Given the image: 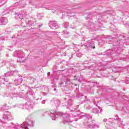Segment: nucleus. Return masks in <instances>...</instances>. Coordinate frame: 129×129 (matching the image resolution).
<instances>
[{
	"label": "nucleus",
	"mask_w": 129,
	"mask_h": 129,
	"mask_svg": "<svg viewBox=\"0 0 129 129\" xmlns=\"http://www.w3.org/2000/svg\"><path fill=\"white\" fill-rule=\"evenodd\" d=\"M96 67V63H93L91 66H89L87 67L88 69H90V70H94Z\"/></svg>",
	"instance_id": "23"
},
{
	"label": "nucleus",
	"mask_w": 129,
	"mask_h": 129,
	"mask_svg": "<svg viewBox=\"0 0 129 129\" xmlns=\"http://www.w3.org/2000/svg\"><path fill=\"white\" fill-rule=\"evenodd\" d=\"M34 21H35V18H32L31 20L27 21L26 24L27 26H28V27L34 26V24L35 23Z\"/></svg>",
	"instance_id": "19"
},
{
	"label": "nucleus",
	"mask_w": 129,
	"mask_h": 129,
	"mask_svg": "<svg viewBox=\"0 0 129 129\" xmlns=\"http://www.w3.org/2000/svg\"><path fill=\"white\" fill-rule=\"evenodd\" d=\"M54 79H55V80H58V78H55Z\"/></svg>",
	"instance_id": "49"
},
{
	"label": "nucleus",
	"mask_w": 129,
	"mask_h": 129,
	"mask_svg": "<svg viewBox=\"0 0 129 129\" xmlns=\"http://www.w3.org/2000/svg\"><path fill=\"white\" fill-rule=\"evenodd\" d=\"M4 40H5V37H0V41H4ZM2 50H3V46L0 45V51H2Z\"/></svg>",
	"instance_id": "32"
},
{
	"label": "nucleus",
	"mask_w": 129,
	"mask_h": 129,
	"mask_svg": "<svg viewBox=\"0 0 129 129\" xmlns=\"http://www.w3.org/2000/svg\"><path fill=\"white\" fill-rule=\"evenodd\" d=\"M11 124H14V123H13L12 122L11 123Z\"/></svg>",
	"instance_id": "56"
},
{
	"label": "nucleus",
	"mask_w": 129,
	"mask_h": 129,
	"mask_svg": "<svg viewBox=\"0 0 129 129\" xmlns=\"http://www.w3.org/2000/svg\"><path fill=\"white\" fill-rule=\"evenodd\" d=\"M42 103H43L44 104V103H45V101L44 100L42 101Z\"/></svg>",
	"instance_id": "45"
},
{
	"label": "nucleus",
	"mask_w": 129,
	"mask_h": 129,
	"mask_svg": "<svg viewBox=\"0 0 129 129\" xmlns=\"http://www.w3.org/2000/svg\"><path fill=\"white\" fill-rule=\"evenodd\" d=\"M15 18L17 20H23L24 19V14L20 12L15 13Z\"/></svg>",
	"instance_id": "15"
},
{
	"label": "nucleus",
	"mask_w": 129,
	"mask_h": 129,
	"mask_svg": "<svg viewBox=\"0 0 129 129\" xmlns=\"http://www.w3.org/2000/svg\"><path fill=\"white\" fill-rule=\"evenodd\" d=\"M23 78L17 79L14 80V84L15 85H20L22 83Z\"/></svg>",
	"instance_id": "20"
},
{
	"label": "nucleus",
	"mask_w": 129,
	"mask_h": 129,
	"mask_svg": "<svg viewBox=\"0 0 129 129\" xmlns=\"http://www.w3.org/2000/svg\"><path fill=\"white\" fill-rule=\"evenodd\" d=\"M56 115H58V117L60 116H62V117H63V118H64L63 124H65V123H66V122H70V121L67 120L68 118H69V116H70L69 114H68L67 113H63L62 112H59V113H56Z\"/></svg>",
	"instance_id": "5"
},
{
	"label": "nucleus",
	"mask_w": 129,
	"mask_h": 129,
	"mask_svg": "<svg viewBox=\"0 0 129 129\" xmlns=\"http://www.w3.org/2000/svg\"><path fill=\"white\" fill-rule=\"evenodd\" d=\"M118 71V68L115 69V70H112L113 72H117Z\"/></svg>",
	"instance_id": "40"
},
{
	"label": "nucleus",
	"mask_w": 129,
	"mask_h": 129,
	"mask_svg": "<svg viewBox=\"0 0 129 129\" xmlns=\"http://www.w3.org/2000/svg\"><path fill=\"white\" fill-rule=\"evenodd\" d=\"M83 81V78L82 77H80L79 79H78V81L79 82H81V81Z\"/></svg>",
	"instance_id": "39"
},
{
	"label": "nucleus",
	"mask_w": 129,
	"mask_h": 129,
	"mask_svg": "<svg viewBox=\"0 0 129 129\" xmlns=\"http://www.w3.org/2000/svg\"><path fill=\"white\" fill-rule=\"evenodd\" d=\"M104 40H103V38L100 40H99L98 42V45L100 46V47H101V46H103V44H104Z\"/></svg>",
	"instance_id": "24"
},
{
	"label": "nucleus",
	"mask_w": 129,
	"mask_h": 129,
	"mask_svg": "<svg viewBox=\"0 0 129 129\" xmlns=\"http://www.w3.org/2000/svg\"><path fill=\"white\" fill-rule=\"evenodd\" d=\"M53 34H57V32L55 31H53Z\"/></svg>",
	"instance_id": "46"
},
{
	"label": "nucleus",
	"mask_w": 129,
	"mask_h": 129,
	"mask_svg": "<svg viewBox=\"0 0 129 129\" xmlns=\"http://www.w3.org/2000/svg\"><path fill=\"white\" fill-rule=\"evenodd\" d=\"M127 68H129V66H127Z\"/></svg>",
	"instance_id": "53"
},
{
	"label": "nucleus",
	"mask_w": 129,
	"mask_h": 129,
	"mask_svg": "<svg viewBox=\"0 0 129 129\" xmlns=\"http://www.w3.org/2000/svg\"><path fill=\"white\" fill-rule=\"evenodd\" d=\"M2 122H3V123H6V122H4V121H2Z\"/></svg>",
	"instance_id": "52"
},
{
	"label": "nucleus",
	"mask_w": 129,
	"mask_h": 129,
	"mask_svg": "<svg viewBox=\"0 0 129 129\" xmlns=\"http://www.w3.org/2000/svg\"><path fill=\"white\" fill-rule=\"evenodd\" d=\"M125 27H126L127 28H128V27H129V23H126L125 24Z\"/></svg>",
	"instance_id": "42"
},
{
	"label": "nucleus",
	"mask_w": 129,
	"mask_h": 129,
	"mask_svg": "<svg viewBox=\"0 0 129 129\" xmlns=\"http://www.w3.org/2000/svg\"><path fill=\"white\" fill-rule=\"evenodd\" d=\"M24 106L27 109H30V108H32V105L30 103V102H26L24 105Z\"/></svg>",
	"instance_id": "22"
},
{
	"label": "nucleus",
	"mask_w": 129,
	"mask_h": 129,
	"mask_svg": "<svg viewBox=\"0 0 129 129\" xmlns=\"http://www.w3.org/2000/svg\"><path fill=\"white\" fill-rule=\"evenodd\" d=\"M54 104L55 106H59L60 104V100L56 99L54 101Z\"/></svg>",
	"instance_id": "25"
},
{
	"label": "nucleus",
	"mask_w": 129,
	"mask_h": 129,
	"mask_svg": "<svg viewBox=\"0 0 129 129\" xmlns=\"http://www.w3.org/2000/svg\"><path fill=\"white\" fill-rule=\"evenodd\" d=\"M76 90H79V88H76Z\"/></svg>",
	"instance_id": "50"
},
{
	"label": "nucleus",
	"mask_w": 129,
	"mask_h": 129,
	"mask_svg": "<svg viewBox=\"0 0 129 129\" xmlns=\"http://www.w3.org/2000/svg\"><path fill=\"white\" fill-rule=\"evenodd\" d=\"M115 117L116 118H114L115 120H118V121H120V122H122V120L120 119V118L118 117V115H116Z\"/></svg>",
	"instance_id": "30"
},
{
	"label": "nucleus",
	"mask_w": 129,
	"mask_h": 129,
	"mask_svg": "<svg viewBox=\"0 0 129 129\" xmlns=\"http://www.w3.org/2000/svg\"><path fill=\"white\" fill-rule=\"evenodd\" d=\"M14 55V56H16V57L21 58V59H17V62H24V59H23V58H24V52H23L22 50H17L15 51Z\"/></svg>",
	"instance_id": "3"
},
{
	"label": "nucleus",
	"mask_w": 129,
	"mask_h": 129,
	"mask_svg": "<svg viewBox=\"0 0 129 129\" xmlns=\"http://www.w3.org/2000/svg\"><path fill=\"white\" fill-rule=\"evenodd\" d=\"M91 119H92V118L91 119H87V121L84 122V124L89 128H93L94 125V121H92Z\"/></svg>",
	"instance_id": "6"
},
{
	"label": "nucleus",
	"mask_w": 129,
	"mask_h": 129,
	"mask_svg": "<svg viewBox=\"0 0 129 129\" xmlns=\"http://www.w3.org/2000/svg\"><path fill=\"white\" fill-rule=\"evenodd\" d=\"M73 57V54H72V55H71V58H72Z\"/></svg>",
	"instance_id": "51"
},
{
	"label": "nucleus",
	"mask_w": 129,
	"mask_h": 129,
	"mask_svg": "<svg viewBox=\"0 0 129 129\" xmlns=\"http://www.w3.org/2000/svg\"><path fill=\"white\" fill-rule=\"evenodd\" d=\"M8 23V19L6 18H0V25H6Z\"/></svg>",
	"instance_id": "18"
},
{
	"label": "nucleus",
	"mask_w": 129,
	"mask_h": 129,
	"mask_svg": "<svg viewBox=\"0 0 129 129\" xmlns=\"http://www.w3.org/2000/svg\"><path fill=\"white\" fill-rule=\"evenodd\" d=\"M92 112L93 113H99V110L97 108H93Z\"/></svg>",
	"instance_id": "26"
},
{
	"label": "nucleus",
	"mask_w": 129,
	"mask_h": 129,
	"mask_svg": "<svg viewBox=\"0 0 129 129\" xmlns=\"http://www.w3.org/2000/svg\"><path fill=\"white\" fill-rule=\"evenodd\" d=\"M3 119H7V120H13V116L11 112L8 111H6L3 114Z\"/></svg>",
	"instance_id": "7"
},
{
	"label": "nucleus",
	"mask_w": 129,
	"mask_h": 129,
	"mask_svg": "<svg viewBox=\"0 0 129 129\" xmlns=\"http://www.w3.org/2000/svg\"><path fill=\"white\" fill-rule=\"evenodd\" d=\"M99 128V125L95 124V123L94 124V126H93V128Z\"/></svg>",
	"instance_id": "34"
},
{
	"label": "nucleus",
	"mask_w": 129,
	"mask_h": 129,
	"mask_svg": "<svg viewBox=\"0 0 129 129\" xmlns=\"http://www.w3.org/2000/svg\"><path fill=\"white\" fill-rule=\"evenodd\" d=\"M18 73V70H15L11 72H8L4 74V76L5 77H10L11 76H13L14 75V73Z\"/></svg>",
	"instance_id": "14"
},
{
	"label": "nucleus",
	"mask_w": 129,
	"mask_h": 129,
	"mask_svg": "<svg viewBox=\"0 0 129 129\" xmlns=\"http://www.w3.org/2000/svg\"><path fill=\"white\" fill-rule=\"evenodd\" d=\"M76 56L79 57V58H80L82 57V53L79 51H78L76 53Z\"/></svg>",
	"instance_id": "28"
},
{
	"label": "nucleus",
	"mask_w": 129,
	"mask_h": 129,
	"mask_svg": "<svg viewBox=\"0 0 129 129\" xmlns=\"http://www.w3.org/2000/svg\"><path fill=\"white\" fill-rule=\"evenodd\" d=\"M36 78H37V77L35 76L34 77H28L27 79H28L29 80H33V81H34V80H36Z\"/></svg>",
	"instance_id": "29"
},
{
	"label": "nucleus",
	"mask_w": 129,
	"mask_h": 129,
	"mask_svg": "<svg viewBox=\"0 0 129 129\" xmlns=\"http://www.w3.org/2000/svg\"><path fill=\"white\" fill-rule=\"evenodd\" d=\"M78 106H77L73 108V109L74 110V111L72 113V114L74 117H77V116L81 115V114H80L81 112H80V110H78Z\"/></svg>",
	"instance_id": "10"
},
{
	"label": "nucleus",
	"mask_w": 129,
	"mask_h": 129,
	"mask_svg": "<svg viewBox=\"0 0 129 129\" xmlns=\"http://www.w3.org/2000/svg\"><path fill=\"white\" fill-rule=\"evenodd\" d=\"M75 26V25H74V22H73V24L70 25V28H71L72 29H74L75 28V27H74Z\"/></svg>",
	"instance_id": "37"
},
{
	"label": "nucleus",
	"mask_w": 129,
	"mask_h": 129,
	"mask_svg": "<svg viewBox=\"0 0 129 129\" xmlns=\"http://www.w3.org/2000/svg\"><path fill=\"white\" fill-rule=\"evenodd\" d=\"M28 125H30V124L27 122H24L23 124L21 125H15L14 128L15 129H29Z\"/></svg>",
	"instance_id": "9"
},
{
	"label": "nucleus",
	"mask_w": 129,
	"mask_h": 129,
	"mask_svg": "<svg viewBox=\"0 0 129 129\" xmlns=\"http://www.w3.org/2000/svg\"><path fill=\"white\" fill-rule=\"evenodd\" d=\"M48 74H49V73H47V75H48Z\"/></svg>",
	"instance_id": "57"
},
{
	"label": "nucleus",
	"mask_w": 129,
	"mask_h": 129,
	"mask_svg": "<svg viewBox=\"0 0 129 129\" xmlns=\"http://www.w3.org/2000/svg\"><path fill=\"white\" fill-rule=\"evenodd\" d=\"M118 39L117 41H114V45H115L114 47L112 49L106 50L104 55L113 56V57L119 56L124 45H128L129 40L128 38L123 35L118 36Z\"/></svg>",
	"instance_id": "1"
},
{
	"label": "nucleus",
	"mask_w": 129,
	"mask_h": 129,
	"mask_svg": "<svg viewBox=\"0 0 129 129\" xmlns=\"http://www.w3.org/2000/svg\"><path fill=\"white\" fill-rule=\"evenodd\" d=\"M125 83H126V84H129V78H127L125 81Z\"/></svg>",
	"instance_id": "35"
},
{
	"label": "nucleus",
	"mask_w": 129,
	"mask_h": 129,
	"mask_svg": "<svg viewBox=\"0 0 129 129\" xmlns=\"http://www.w3.org/2000/svg\"><path fill=\"white\" fill-rule=\"evenodd\" d=\"M3 3V0H0V4H2Z\"/></svg>",
	"instance_id": "47"
},
{
	"label": "nucleus",
	"mask_w": 129,
	"mask_h": 129,
	"mask_svg": "<svg viewBox=\"0 0 129 129\" xmlns=\"http://www.w3.org/2000/svg\"><path fill=\"white\" fill-rule=\"evenodd\" d=\"M29 5H31V6H35L36 4H35V1L34 0H30L29 1Z\"/></svg>",
	"instance_id": "31"
},
{
	"label": "nucleus",
	"mask_w": 129,
	"mask_h": 129,
	"mask_svg": "<svg viewBox=\"0 0 129 129\" xmlns=\"http://www.w3.org/2000/svg\"><path fill=\"white\" fill-rule=\"evenodd\" d=\"M57 113H60V112H57L55 111V110H51L50 112V117L52 118L53 120H55L56 118H58L59 117V115H57Z\"/></svg>",
	"instance_id": "11"
},
{
	"label": "nucleus",
	"mask_w": 129,
	"mask_h": 129,
	"mask_svg": "<svg viewBox=\"0 0 129 129\" xmlns=\"http://www.w3.org/2000/svg\"><path fill=\"white\" fill-rule=\"evenodd\" d=\"M52 87H54L53 89L54 91H56V92H57V88H56V86L54 85H52Z\"/></svg>",
	"instance_id": "36"
},
{
	"label": "nucleus",
	"mask_w": 129,
	"mask_h": 129,
	"mask_svg": "<svg viewBox=\"0 0 129 129\" xmlns=\"http://www.w3.org/2000/svg\"><path fill=\"white\" fill-rule=\"evenodd\" d=\"M103 121L104 122H106V121H107V119H106V118L104 119Z\"/></svg>",
	"instance_id": "44"
},
{
	"label": "nucleus",
	"mask_w": 129,
	"mask_h": 129,
	"mask_svg": "<svg viewBox=\"0 0 129 129\" xmlns=\"http://www.w3.org/2000/svg\"><path fill=\"white\" fill-rule=\"evenodd\" d=\"M121 13H122V11H121Z\"/></svg>",
	"instance_id": "58"
},
{
	"label": "nucleus",
	"mask_w": 129,
	"mask_h": 129,
	"mask_svg": "<svg viewBox=\"0 0 129 129\" xmlns=\"http://www.w3.org/2000/svg\"><path fill=\"white\" fill-rule=\"evenodd\" d=\"M48 25L51 29H53L54 30L58 29V27H59L55 21H49Z\"/></svg>",
	"instance_id": "12"
},
{
	"label": "nucleus",
	"mask_w": 129,
	"mask_h": 129,
	"mask_svg": "<svg viewBox=\"0 0 129 129\" xmlns=\"http://www.w3.org/2000/svg\"><path fill=\"white\" fill-rule=\"evenodd\" d=\"M98 103H99V102H96V103L95 104L96 106H97V107L98 108H99V106H98Z\"/></svg>",
	"instance_id": "41"
},
{
	"label": "nucleus",
	"mask_w": 129,
	"mask_h": 129,
	"mask_svg": "<svg viewBox=\"0 0 129 129\" xmlns=\"http://www.w3.org/2000/svg\"><path fill=\"white\" fill-rule=\"evenodd\" d=\"M32 91H33V90H32V89H30L29 91H27V94H28V93H30V92H32Z\"/></svg>",
	"instance_id": "43"
},
{
	"label": "nucleus",
	"mask_w": 129,
	"mask_h": 129,
	"mask_svg": "<svg viewBox=\"0 0 129 129\" xmlns=\"http://www.w3.org/2000/svg\"><path fill=\"white\" fill-rule=\"evenodd\" d=\"M15 9H16V7H10V11H13L14 10H15Z\"/></svg>",
	"instance_id": "38"
},
{
	"label": "nucleus",
	"mask_w": 129,
	"mask_h": 129,
	"mask_svg": "<svg viewBox=\"0 0 129 129\" xmlns=\"http://www.w3.org/2000/svg\"><path fill=\"white\" fill-rule=\"evenodd\" d=\"M66 84V87L68 88H70L72 89L73 88V84L72 83L71 81H70V79L68 78L67 77H64L62 79V82L59 83V85H63V84Z\"/></svg>",
	"instance_id": "2"
},
{
	"label": "nucleus",
	"mask_w": 129,
	"mask_h": 129,
	"mask_svg": "<svg viewBox=\"0 0 129 129\" xmlns=\"http://www.w3.org/2000/svg\"><path fill=\"white\" fill-rule=\"evenodd\" d=\"M63 27L64 28H66V29H67L69 27V23H68V22L64 23Z\"/></svg>",
	"instance_id": "33"
},
{
	"label": "nucleus",
	"mask_w": 129,
	"mask_h": 129,
	"mask_svg": "<svg viewBox=\"0 0 129 129\" xmlns=\"http://www.w3.org/2000/svg\"><path fill=\"white\" fill-rule=\"evenodd\" d=\"M11 107L9 106H7V104H4L3 105V107L0 108V110L1 111H6V109H10Z\"/></svg>",
	"instance_id": "21"
},
{
	"label": "nucleus",
	"mask_w": 129,
	"mask_h": 129,
	"mask_svg": "<svg viewBox=\"0 0 129 129\" xmlns=\"http://www.w3.org/2000/svg\"><path fill=\"white\" fill-rule=\"evenodd\" d=\"M74 21H77V19L76 18L74 19Z\"/></svg>",
	"instance_id": "48"
},
{
	"label": "nucleus",
	"mask_w": 129,
	"mask_h": 129,
	"mask_svg": "<svg viewBox=\"0 0 129 129\" xmlns=\"http://www.w3.org/2000/svg\"><path fill=\"white\" fill-rule=\"evenodd\" d=\"M68 105H71L70 104H68Z\"/></svg>",
	"instance_id": "55"
},
{
	"label": "nucleus",
	"mask_w": 129,
	"mask_h": 129,
	"mask_svg": "<svg viewBox=\"0 0 129 129\" xmlns=\"http://www.w3.org/2000/svg\"><path fill=\"white\" fill-rule=\"evenodd\" d=\"M97 28H98V30L100 29L101 31H103V30H104V26H103V24H99L98 26H97Z\"/></svg>",
	"instance_id": "27"
},
{
	"label": "nucleus",
	"mask_w": 129,
	"mask_h": 129,
	"mask_svg": "<svg viewBox=\"0 0 129 129\" xmlns=\"http://www.w3.org/2000/svg\"><path fill=\"white\" fill-rule=\"evenodd\" d=\"M85 49L86 50H92V49H95V43L94 41H90L87 43H86L84 44Z\"/></svg>",
	"instance_id": "4"
},
{
	"label": "nucleus",
	"mask_w": 129,
	"mask_h": 129,
	"mask_svg": "<svg viewBox=\"0 0 129 129\" xmlns=\"http://www.w3.org/2000/svg\"><path fill=\"white\" fill-rule=\"evenodd\" d=\"M87 29L89 30H92V31H98V28H97V26L94 24V23L89 22L87 25Z\"/></svg>",
	"instance_id": "8"
},
{
	"label": "nucleus",
	"mask_w": 129,
	"mask_h": 129,
	"mask_svg": "<svg viewBox=\"0 0 129 129\" xmlns=\"http://www.w3.org/2000/svg\"><path fill=\"white\" fill-rule=\"evenodd\" d=\"M80 118H82L83 117H85L86 120L87 119H91L92 118V116L88 114H86L85 115H83V113H80Z\"/></svg>",
	"instance_id": "16"
},
{
	"label": "nucleus",
	"mask_w": 129,
	"mask_h": 129,
	"mask_svg": "<svg viewBox=\"0 0 129 129\" xmlns=\"http://www.w3.org/2000/svg\"><path fill=\"white\" fill-rule=\"evenodd\" d=\"M0 84H5V85H9L10 83H9V80L6 78H2L0 79Z\"/></svg>",
	"instance_id": "17"
},
{
	"label": "nucleus",
	"mask_w": 129,
	"mask_h": 129,
	"mask_svg": "<svg viewBox=\"0 0 129 129\" xmlns=\"http://www.w3.org/2000/svg\"><path fill=\"white\" fill-rule=\"evenodd\" d=\"M113 38L114 39V37H113L111 36L106 35L104 36L103 38V40L104 43L110 44V43H111V41H112V39Z\"/></svg>",
	"instance_id": "13"
},
{
	"label": "nucleus",
	"mask_w": 129,
	"mask_h": 129,
	"mask_svg": "<svg viewBox=\"0 0 129 129\" xmlns=\"http://www.w3.org/2000/svg\"><path fill=\"white\" fill-rule=\"evenodd\" d=\"M77 97H78V98H79L80 97L79 96H77Z\"/></svg>",
	"instance_id": "54"
},
{
	"label": "nucleus",
	"mask_w": 129,
	"mask_h": 129,
	"mask_svg": "<svg viewBox=\"0 0 129 129\" xmlns=\"http://www.w3.org/2000/svg\"><path fill=\"white\" fill-rule=\"evenodd\" d=\"M76 114V113H75V115Z\"/></svg>",
	"instance_id": "59"
}]
</instances>
